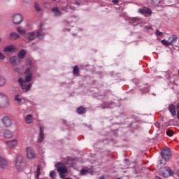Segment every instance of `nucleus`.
Wrapping results in <instances>:
<instances>
[{
  "mask_svg": "<svg viewBox=\"0 0 179 179\" xmlns=\"http://www.w3.org/2000/svg\"><path fill=\"white\" fill-rule=\"evenodd\" d=\"M55 167L58 173H59L61 178H65V174L68 173V169H66L65 164L58 162L55 164Z\"/></svg>",
  "mask_w": 179,
  "mask_h": 179,
  "instance_id": "obj_1",
  "label": "nucleus"
},
{
  "mask_svg": "<svg viewBox=\"0 0 179 179\" xmlns=\"http://www.w3.org/2000/svg\"><path fill=\"white\" fill-rule=\"evenodd\" d=\"M177 36L173 34L169 37L168 40H162L161 43L163 44V45L169 47V45H173V44H176V43H177Z\"/></svg>",
  "mask_w": 179,
  "mask_h": 179,
  "instance_id": "obj_2",
  "label": "nucleus"
},
{
  "mask_svg": "<svg viewBox=\"0 0 179 179\" xmlns=\"http://www.w3.org/2000/svg\"><path fill=\"white\" fill-rule=\"evenodd\" d=\"M10 102L8 99V96L4 94H0V107L1 108H6V107H9Z\"/></svg>",
  "mask_w": 179,
  "mask_h": 179,
  "instance_id": "obj_3",
  "label": "nucleus"
},
{
  "mask_svg": "<svg viewBox=\"0 0 179 179\" xmlns=\"http://www.w3.org/2000/svg\"><path fill=\"white\" fill-rule=\"evenodd\" d=\"M161 156H162L164 160H169L170 157H171V150H170V148L167 147L164 148L161 152Z\"/></svg>",
  "mask_w": 179,
  "mask_h": 179,
  "instance_id": "obj_4",
  "label": "nucleus"
},
{
  "mask_svg": "<svg viewBox=\"0 0 179 179\" xmlns=\"http://www.w3.org/2000/svg\"><path fill=\"white\" fill-rule=\"evenodd\" d=\"M159 173H160V174H162L164 177H170L173 174V171H171V169H170L169 167L160 168L159 169Z\"/></svg>",
  "mask_w": 179,
  "mask_h": 179,
  "instance_id": "obj_5",
  "label": "nucleus"
},
{
  "mask_svg": "<svg viewBox=\"0 0 179 179\" xmlns=\"http://www.w3.org/2000/svg\"><path fill=\"white\" fill-rule=\"evenodd\" d=\"M3 127L5 128H10V127H12L13 120L12 118H10L8 116H3L1 120Z\"/></svg>",
  "mask_w": 179,
  "mask_h": 179,
  "instance_id": "obj_6",
  "label": "nucleus"
},
{
  "mask_svg": "<svg viewBox=\"0 0 179 179\" xmlns=\"http://www.w3.org/2000/svg\"><path fill=\"white\" fill-rule=\"evenodd\" d=\"M18 83H20L22 90H26V92H29V90L31 89L32 84L29 83L27 85H26V81H24V80L22 78H20L18 79Z\"/></svg>",
  "mask_w": 179,
  "mask_h": 179,
  "instance_id": "obj_7",
  "label": "nucleus"
},
{
  "mask_svg": "<svg viewBox=\"0 0 179 179\" xmlns=\"http://www.w3.org/2000/svg\"><path fill=\"white\" fill-rule=\"evenodd\" d=\"M23 156H17L15 159V166L19 171H22V170H23Z\"/></svg>",
  "mask_w": 179,
  "mask_h": 179,
  "instance_id": "obj_8",
  "label": "nucleus"
},
{
  "mask_svg": "<svg viewBox=\"0 0 179 179\" xmlns=\"http://www.w3.org/2000/svg\"><path fill=\"white\" fill-rule=\"evenodd\" d=\"M14 24H20L23 22V15L21 14H15L12 17Z\"/></svg>",
  "mask_w": 179,
  "mask_h": 179,
  "instance_id": "obj_9",
  "label": "nucleus"
},
{
  "mask_svg": "<svg viewBox=\"0 0 179 179\" xmlns=\"http://www.w3.org/2000/svg\"><path fill=\"white\" fill-rule=\"evenodd\" d=\"M27 157L29 160H33V159H36V152H34V150H33L31 147L27 148Z\"/></svg>",
  "mask_w": 179,
  "mask_h": 179,
  "instance_id": "obj_10",
  "label": "nucleus"
},
{
  "mask_svg": "<svg viewBox=\"0 0 179 179\" xmlns=\"http://www.w3.org/2000/svg\"><path fill=\"white\" fill-rule=\"evenodd\" d=\"M51 11L52 12L54 16H55L56 17L62 16V11L60 10L58 6L53 7Z\"/></svg>",
  "mask_w": 179,
  "mask_h": 179,
  "instance_id": "obj_11",
  "label": "nucleus"
},
{
  "mask_svg": "<svg viewBox=\"0 0 179 179\" xmlns=\"http://www.w3.org/2000/svg\"><path fill=\"white\" fill-rule=\"evenodd\" d=\"M6 145L8 146V148H15V146L17 145V139L14 138L10 141H7L6 142Z\"/></svg>",
  "mask_w": 179,
  "mask_h": 179,
  "instance_id": "obj_12",
  "label": "nucleus"
},
{
  "mask_svg": "<svg viewBox=\"0 0 179 179\" xmlns=\"http://www.w3.org/2000/svg\"><path fill=\"white\" fill-rule=\"evenodd\" d=\"M8 166V160H6L3 157L0 156V169H6Z\"/></svg>",
  "mask_w": 179,
  "mask_h": 179,
  "instance_id": "obj_13",
  "label": "nucleus"
},
{
  "mask_svg": "<svg viewBox=\"0 0 179 179\" xmlns=\"http://www.w3.org/2000/svg\"><path fill=\"white\" fill-rule=\"evenodd\" d=\"M138 13H141L142 15L144 13H147V15H152V9L148 7H143V8L138 9Z\"/></svg>",
  "mask_w": 179,
  "mask_h": 179,
  "instance_id": "obj_14",
  "label": "nucleus"
},
{
  "mask_svg": "<svg viewBox=\"0 0 179 179\" xmlns=\"http://www.w3.org/2000/svg\"><path fill=\"white\" fill-rule=\"evenodd\" d=\"M3 137L6 139H10L11 138H13V133L12 131L7 129L3 133Z\"/></svg>",
  "mask_w": 179,
  "mask_h": 179,
  "instance_id": "obj_15",
  "label": "nucleus"
},
{
  "mask_svg": "<svg viewBox=\"0 0 179 179\" xmlns=\"http://www.w3.org/2000/svg\"><path fill=\"white\" fill-rule=\"evenodd\" d=\"M44 141V131L43 130V127H40V134L38 138V143H41Z\"/></svg>",
  "mask_w": 179,
  "mask_h": 179,
  "instance_id": "obj_16",
  "label": "nucleus"
},
{
  "mask_svg": "<svg viewBox=\"0 0 179 179\" xmlns=\"http://www.w3.org/2000/svg\"><path fill=\"white\" fill-rule=\"evenodd\" d=\"M169 110L172 117H176V115H177V112H176V106L171 104V106H169Z\"/></svg>",
  "mask_w": 179,
  "mask_h": 179,
  "instance_id": "obj_17",
  "label": "nucleus"
},
{
  "mask_svg": "<svg viewBox=\"0 0 179 179\" xmlns=\"http://www.w3.org/2000/svg\"><path fill=\"white\" fill-rule=\"evenodd\" d=\"M27 39L29 40V41H33L34 38H36V32H28L27 34Z\"/></svg>",
  "mask_w": 179,
  "mask_h": 179,
  "instance_id": "obj_18",
  "label": "nucleus"
},
{
  "mask_svg": "<svg viewBox=\"0 0 179 179\" xmlns=\"http://www.w3.org/2000/svg\"><path fill=\"white\" fill-rule=\"evenodd\" d=\"M17 38H20V35L17 34L16 32H11L9 36L10 40H17Z\"/></svg>",
  "mask_w": 179,
  "mask_h": 179,
  "instance_id": "obj_19",
  "label": "nucleus"
},
{
  "mask_svg": "<svg viewBox=\"0 0 179 179\" xmlns=\"http://www.w3.org/2000/svg\"><path fill=\"white\" fill-rule=\"evenodd\" d=\"M16 48H15V45H8L3 49V52H10L11 51H15Z\"/></svg>",
  "mask_w": 179,
  "mask_h": 179,
  "instance_id": "obj_20",
  "label": "nucleus"
},
{
  "mask_svg": "<svg viewBox=\"0 0 179 179\" xmlns=\"http://www.w3.org/2000/svg\"><path fill=\"white\" fill-rule=\"evenodd\" d=\"M17 61H19V57H17V56H13L10 58V62H11L12 65H14V66L17 65Z\"/></svg>",
  "mask_w": 179,
  "mask_h": 179,
  "instance_id": "obj_21",
  "label": "nucleus"
},
{
  "mask_svg": "<svg viewBox=\"0 0 179 179\" xmlns=\"http://www.w3.org/2000/svg\"><path fill=\"white\" fill-rule=\"evenodd\" d=\"M139 18L138 17H133L130 19V23H131V24H133V26H136L137 24H139Z\"/></svg>",
  "mask_w": 179,
  "mask_h": 179,
  "instance_id": "obj_22",
  "label": "nucleus"
},
{
  "mask_svg": "<svg viewBox=\"0 0 179 179\" xmlns=\"http://www.w3.org/2000/svg\"><path fill=\"white\" fill-rule=\"evenodd\" d=\"M17 55H18V57H17L18 59H19V58H20V59L24 58V57H26V50H22L19 51Z\"/></svg>",
  "mask_w": 179,
  "mask_h": 179,
  "instance_id": "obj_23",
  "label": "nucleus"
},
{
  "mask_svg": "<svg viewBox=\"0 0 179 179\" xmlns=\"http://www.w3.org/2000/svg\"><path fill=\"white\" fill-rule=\"evenodd\" d=\"M77 113L78 114L83 115L86 113V108H85L83 106H80L77 108Z\"/></svg>",
  "mask_w": 179,
  "mask_h": 179,
  "instance_id": "obj_24",
  "label": "nucleus"
},
{
  "mask_svg": "<svg viewBox=\"0 0 179 179\" xmlns=\"http://www.w3.org/2000/svg\"><path fill=\"white\" fill-rule=\"evenodd\" d=\"M27 124H31L33 122V116L31 115H27L25 117Z\"/></svg>",
  "mask_w": 179,
  "mask_h": 179,
  "instance_id": "obj_25",
  "label": "nucleus"
},
{
  "mask_svg": "<svg viewBox=\"0 0 179 179\" xmlns=\"http://www.w3.org/2000/svg\"><path fill=\"white\" fill-rule=\"evenodd\" d=\"M17 31L19 34L24 35L26 34V30L22 27H17Z\"/></svg>",
  "mask_w": 179,
  "mask_h": 179,
  "instance_id": "obj_26",
  "label": "nucleus"
},
{
  "mask_svg": "<svg viewBox=\"0 0 179 179\" xmlns=\"http://www.w3.org/2000/svg\"><path fill=\"white\" fill-rule=\"evenodd\" d=\"M162 2H163V0H152L151 3L154 6H159Z\"/></svg>",
  "mask_w": 179,
  "mask_h": 179,
  "instance_id": "obj_27",
  "label": "nucleus"
},
{
  "mask_svg": "<svg viewBox=\"0 0 179 179\" xmlns=\"http://www.w3.org/2000/svg\"><path fill=\"white\" fill-rule=\"evenodd\" d=\"M33 78V74L31 73H29V74H27L26 77H25V80L24 82H31V79Z\"/></svg>",
  "mask_w": 179,
  "mask_h": 179,
  "instance_id": "obj_28",
  "label": "nucleus"
},
{
  "mask_svg": "<svg viewBox=\"0 0 179 179\" xmlns=\"http://www.w3.org/2000/svg\"><path fill=\"white\" fill-rule=\"evenodd\" d=\"M5 85H6V79L2 76H0V87H3Z\"/></svg>",
  "mask_w": 179,
  "mask_h": 179,
  "instance_id": "obj_29",
  "label": "nucleus"
},
{
  "mask_svg": "<svg viewBox=\"0 0 179 179\" xmlns=\"http://www.w3.org/2000/svg\"><path fill=\"white\" fill-rule=\"evenodd\" d=\"M41 165H38L36 169V179L40 178V176L41 175Z\"/></svg>",
  "mask_w": 179,
  "mask_h": 179,
  "instance_id": "obj_30",
  "label": "nucleus"
},
{
  "mask_svg": "<svg viewBox=\"0 0 179 179\" xmlns=\"http://www.w3.org/2000/svg\"><path fill=\"white\" fill-rule=\"evenodd\" d=\"M37 36H38V38H43V37H44V36H45V34H44V33L43 32V30L39 29V30L37 31Z\"/></svg>",
  "mask_w": 179,
  "mask_h": 179,
  "instance_id": "obj_31",
  "label": "nucleus"
},
{
  "mask_svg": "<svg viewBox=\"0 0 179 179\" xmlns=\"http://www.w3.org/2000/svg\"><path fill=\"white\" fill-rule=\"evenodd\" d=\"M15 100L17 101L18 103H20L22 102V96L17 94L15 96Z\"/></svg>",
  "mask_w": 179,
  "mask_h": 179,
  "instance_id": "obj_32",
  "label": "nucleus"
},
{
  "mask_svg": "<svg viewBox=\"0 0 179 179\" xmlns=\"http://www.w3.org/2000/svg\"><path fill=\"white\" fill-rule=\"evenodd\" d=\"M34 8L36 12H41V8H40V4H38V3H34Z\"/></svg>",
  "mask_w": 179,
  "mask_h": 179,
  "instance_id": "obj_33",
  "label": "nucleus"
},
{
  "mask_svg": "<svg viewBox=\"0 0 179 179\" xmlns=\"http://www.w3.org/2000/svg\"><path fill=\"white\" fill-rule=\"evenodd\" d=\"M73 72L76 75H78L79 74V67H78V66H74Z\"/></svg>",
  "mask_w": 179,
  "mask_h": 179,
  "instance_id": "obj_34",
  "label": "nucleus"
},
{
  "mask_svg": "<svg viewBox=\"0 0 179 179\" xmlns=\"http://www.w3.org/2000/svg\"><path fill=\"white\" fill-rule=\"evenodd\" d=\"M62 10H64V12H69V4H67L64 7H62Z\"/></svg>",
  "mask_w": 179,
  "mask_h": 179,
  "instance_id": "obj_35",
  "label": "nucleus"
},
{
  "mask_svg": "<svg viewBox=\"0 0 179 179\" xmlns=\"http://www.w3.org/2000/svg\"><path fill=\"white\" fill-rule=\"evenodd\" d=\"M166 135L168 136H173V135H174V131H173V130L169 129L166 131Z\"/></svg>",
  "mask_w": 179,
  "mask_h": 179,
  "instance_id": "obj_36",
  "label": "nucleus"
},
{
  "mask_svg": "<svg viewBox=\"0 0 179 179\" xmlns=\"http://www.w3.org/2000/svg\"><path fill=\"white\" fill-rule=\"evenodd\" d=\"M31 68L32 67H29L24 72L25 75H29V73H31Z\"/></svg>",
  "mask_w": 179,
  "mask_h": 179,
  "instance_id": "obj_37",
  "label": "nucleus"
},
{
  "mask_svg": "<svg viewBox=\"0 0 179 179\" xmlns=\"http://www.w3.org/2000/svg\"><path fill=\"white\" fill-rule=\"evenodd\" d=\"M87 173V170L83 169L80 171V176H85Z\"/></svg>",
  "mask_w": 179,
  "mask_h": 179,
  "instance_id": "obj_38",
  "label": "nucleus"
},
{
  "mask_svg": "<svg viewBox=\"0 0 179 179\" xmlns=\"http://www.w3.org/2000/svg\"><path fill=\"white\" fill-rule=\"evenodd\" d=\"M50 178H54V177H55V171H51L50 172Z\"/></svg>",
  "mask_w": 179,
  "mask_h": 179,
  "instance_id": "obj_39",
  "label": "nucleus"
},
{
  "mask_svg": "<svg viewBox=\"0 0 179 179\" xmlns=\"http://www.w3.org/2000/svg\"><path fill=\"white\" fill-rule=\"evenodd\" d=\"M166 162H167V161H165V159L164 160H163V159H159V164L162 166H164V165H166Z\"/></svg>",
  "mask_w": 179,
  "mask_h": 179,
  "instance_id": "obj_40",
  "label": "nucleus"
},
{
  "mask_svg": "<svg viewBox=\"0 0 179 179\" xmlns=\"http://www.w3.org/2000/svg\"><path fill=\"white\" fill-rule=\"evenodd\" d=\"M156 34L157 36H163V33H162L159 29L156 30Z\"/></svg>",
  "mask_w": 179,
  "mask_h": 179,
  "instance_id": "obj_41",
  "label": "nucleus"
},
{
  "mask_svg": "<svg viewBox=\"0 0 179 179\" xmlns=\"http://www.w3.org/2000/svg\"><path fill=\"white\" fill-rule=\"evenodd\" d=\"M112 2L114 5H118L120 0H112Z\"/></svg>",
  "mask_w": 179,
  "mask_h": 179,
  "instance_id": "obj_42",
  "label": "nucleus"
},
{
  "mask_svg": "<svg viewBox=\"0 0 179 179\" xmlns=\"http://www.w3.org/2000/svg\"><path fill=\"white\" fill-rule=\"evenodd\" d=\"M69 9H71V10H75V6H72V4H69Z\"/></svg>",
  "mask_w": 179,
  "mask_h": 179,
  "instance_id": "obj_43",
  "label": "nucleus"
},
{
  "mask_svg": "<svg viewBox=\"0 0 179 179\" xmlns=\"http://www.w3.org/2000/svg\"><path fill=\"white\" fill-rule=\"evenodd\" d=\"M0 59L1 61H3V59H5V55H3V54H2L1 52H0Z\"/></svg>",
  "mask_w": 179,
  "mask_h": 179,
  "instance_id": "obj_44",
  "label": "nucleus"
},
{
  "mask_svg": "<svg viewBox=\"0 0 179 179\" xmlns=\"http://www.w3.org/2000/svg\"><path fill=\"white\" fill-rule=\"evenodd\" d=\"M28 65H29L30 68H33V63L31 61H29Z\"/></svg>",
  "mask_w": 179,
  "mask_h": 179,
  "instance_id": "obj_45",
  "label": "nucleus"
},
{
  "mask_svg": "<svg viewBox=\"0 0 179 179\" xmlns=\"http://www.w3.org/2000/svg\"><path fill=\"white\" fill-rule=\"evenodd\" d=\"M145 29H146L147 30H152V27H150V26H146V27H145Z\"/></svg>",
  "mask_w": 179,
  "mask_h": 179,
  "instance_id": "obj_46",
  "label": "nucleus"
},
{
  "mask_svg": "<svg viewBox=\"0 0 179 179\" xmlns=\"http://www.w3.org/2000/svg\"><path fill=\"white\" fill-rule=\"evenodd\" d=\"M23 2H24V3H29V2H30V1L31 0H22Z\"/></svg>",
  "mask_w": 179,
  "mask_h": 179,
  "instance_id": "obj_47",
  "label": "nucleus"
},
{
  "mask_svg": "<svg viewBox=\"0 0 179 179\" xmlns=\"http://www.w3.org/2000/svg\"><path fill=\"white\" fill-rule=\"evenodd\" d=\"M74 5H77L78 6H79L80 5V3H79V1H76L74 2Z\"/></svg>",
  "mask_w": 179,
  "mask_h": 179,
  "instance_id": "obj_48",
  "label": "nucleus"
},
{
  "mask_svg": "<svg viewBox=\"0 0 179 179\" xmlns=\"http://www.w3.org/2000/svg\"><path fill=\"white\" fill-rule=\"evenodd\" d=\"M178 3L179 4V0H178Z\"/></svg>",
  "mask_w": 179,
  "mask_h": 179,
  "instance_id": "obj_49",
  "label": "nucleus"
},
{
  "mask_svg": "<svg viewBox=\"0 0 179 179\" xmlns=\"http://www.w3.org/2000/svg\"><path fill=\"white\" fill-rule=\"evenodd\" d=\"M117 179H120V178H117Z\"/></svg>",
  "mask_w": 179,
  "mask_h": 179,
  "instance_id": "obj_50",
  "label": "nucleus"
}]
</instances>
